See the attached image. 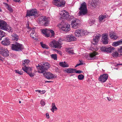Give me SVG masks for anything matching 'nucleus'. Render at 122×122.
Returning <instances> with one entry per match:
<instances>
[{
	"label": "nucleus",
	"instance_id": "f257e3e1",
	"mask_svg": "<svg viewBox=\"0 0 122 122\" xmlns=\"http://www.w3.org/2000/svg\"><path fill=\"white\" fill-rule=\"evenodd\" d=\"M80 11L79 14L80 16L85 15L87 13V9L86 3L83 2L81 4L80 7L79 8Z\"/></svg>",
	"mask_w": 122,
	"mask_h": 122
},
{
	"label": "nucleus",
	"instance_id": "f03ea898",
	"mask_svg": "<svg viewBox=\"0 0 122 122\" xmlns=\"http://www.w3.org/2000/svg\"><path fill=\"white\" fill-rule=\"evenodd\" d=\"M49 18L46 17V16H42L39 17L38 20L40 24L46 26L49 25Z\"/></svg>",
	"mask_w": 122,
	"mask_h": 122
},
{
	"label": "nucleus",
	"instance_id": "7ed1b4c3",
	"mask_svg": "<svg viewBox=\"0 0 122 122\" xmlns=\"http://www.w3.org/2000/svg\"><path fill=\"white\" fill-rule=\"evenodd\" d=\"M60 14L62 18L66 19L67 20H71L74 18V17L69 15L68 12L65 10H62Z\"/></svg>",
	"mask_w": 122,
	"mask_h": 122
},
{
	"label": "nucleus",
	"instance_id": "20e7f679",
	"mask_svg": "<svg viewBox=\"0 0 122 122\" xmlns=\"http://www.w3.org/2000/svg\"><path fill=\"white\" fill-rule=\"evenodd\" d=\"M11 49L13 51H20L23 49V45L17 42L11 45Z\"/></svg>",
	"mask_w": 122,
	"mask_h": 122
},
{
	"label": "nucleus",
	"instance_id": "39448f33",
	"mask_svg": "<svg viewBox=\"0 0 122 122\" xmlns=\"http://www.w3.org/2000/svg\"><path fill=\"white\" fill-rule=\"evenodd\" d=\"M52 3L58 7H63L65 5L66 2L64 0H53Z\"/></svg>",
	"mask_w": 122,
	"mask_h": 122
},
{
	"label": "nucleus",
	"instance_id": "423d86ee",
	"mask_svg": "<svg viewBox=\"0 0 122 122\" xmlns=\"http://www.w3.org/2000/svg\"><path fill=\"white\" fill-rule=\"evenodd\" d=\"M38 16L37 11L33 9H31L27 11V13L26 15V17L28 16L30 17L31 16H34L35 18L37 17Z\"/></svg>",
	"mask_w": 122,
	"mask_h": 122
},
{
	"label": "nucleus",
	"instance_id": "0eeeda50",
	"mask_svg": "<svg viewBox=\"0 0 122 122\" xmlns=\"http://www.w3.org/2000/svg\"><path fill=\"white\" fill-rule=\"evenodd\" d=\"M72 20H73L71 24V27L72 28L76 29L78 27L80 21L79 20L76 18H75L74 17V18Z\"/></svg>",
	"mask_w": 122,
	"mask_h": 122
},
{
	"label": "nucleus",
	"instance_id": "6e6552de",
	"mask_svg": "<svg viewBox=\"0 0 122 122\" xmlns=\"http://www.w3.org/2000/svg\"><path fill=\"white\" fill-rule=\"evenodd\" d=\"M49 45L51 47L60 48L61 47V45L60 43L58 41H53L50 42Z\"/></svg>",
	"mask_w": 122,
	"mask_h": 122
},
{
	"label": "nucleus",
	"instance_id": "1a4fd4ad",
	"mask_svg": "<svg viewBox=\"0 0 122 122\" xmlns=\"http://www.w3.org/2000/svg\"><path fill=\"white\" fill-rule=\"evenodd\" d=\"M114 48L111 46L106 47L102 46L100 48V50L104 52H111L114 50Z\"/></svg>",
	"mask_w": 122,
	"mask_h": 122
},
{
	"label": "nucleus",
	"instance_id": "9d476101",
	"mask_svg": "<svg viewBox=\"0 0 122 122\" xmlns=\"http://www.w3.org/2000/svg\"><path fill=\"white\" fill-rule=\"evenodd\" d=\"M108 77V75L106 73L103 74L101 75L98 78L99 81L102 82H105L107 79Z\"/></svg>",
	"mask_w": 122,
	"mask_h": 122
},
{
	"label": "nucleus",
	"instance_id": "9b49d317",
	"mask_svg": "<svg viewBox=\"0 0 122 122\" xmlns=\"http://www.w3.org/2000/svg\"><path fill=\"white\" fill-rule=\"evenodd\" d=\"M75 36L77 37L80 36L84 35L85 34V31L82 29H79L76 30L75 33Z\"/></svg>",
	"mask_w": 122,
	"mask_h": 122
},
{
	"label": "nucleus",
	"instance_id": "f8f14e48",
	"mask_svg": "<svg viewBox=\"0 0 122 122\" xmlns=\"http://www.w3.org/2000/svg\"><path fill=\"white\" fill-rule=\"evenodd\" d=\"M101 36V35L100 34H97L96 36L93 38V40L91 41L92 44L94 45H97Z\"/></svg>",
	"mask_w": 122,
	"mask_h": 122
},
{
	"label": "nucleus",
	"instance_id": "ddd939ff",
	"mask_svg": "<svg viewBox=\"0 0 122 122\" xmlns=\"http://www.w3.org/2000/svg\"><path fill=\"white\" fill-rule=\"evenodd\" d=\"M65 71L68 73H72L75 72L76 73L79 74H80L82 72V71L80 70L76 71V69L70 68L66 69Z\"/></svg>",
	"mask_w": 122,
	"mask_h": 122
},
{
	"label": "nucleus",
	"instance_id": "4468645a",
	"mask_svg": "<svg viewBox=\"0 0 122 122\" xmlns=\"http://www.w3.org/2000/svg\"><path fill=\"white\" fill-rule=\"evenodd\" d=\"M36 66L37 70L38 71V72L40 73H44L47 71V68H45L44 66H41L38 64Z\"/></svg>",
	"mask_w": 122,
	"mask_h": 122
},
{
	"label": "nucleus",
	"instance_id": "2eb2a0df",
	"mask_svg": "<svg viewBox=\"0 0 122 122\" xmlns=\"http://www.w3.org/2000/svg\"><path fill=\"white\" fill-rule=\"evenodd\" d=\"M0 53L4 57H7L9 55V52L6 49H0Z\"/></svg>",
	"mask_w": 122,
	"mask_h": 122
},
{
	"label": "nucleus",
	"instance_id": "dca6fc26",
	"mask_svg": "<svg viewBox=\"0 0 122 122\" xmlns=\"http://www.w3.org/2000/svg\"><path fill=\"white\" fill-rule=\"evenodd\" d=\"M108 35L107 34L102 35V39L103 43L105 45L107 44L108 42Z\"/></svg>",
	"mask_w": 122,
	"mask_h": 122
},
{
	"label": "nucleus",
	"instance_id": "f3484780",
	"mask_svg": "<svg viewBox=\"0 0 122 122\" xmlns=\"http://www.w3.org/2000/svg\"><path fill=\"white\" fill-rule=\"evenodd\" d=\"M66 41L71 42L75 41L76 40V38L73 35H67L65 37Z\"/></svg>",
	"mask_w": 122,
	"mask_h": 122
},
{
	"label": "nucleus",
	"instance_id": "a211bd4d",
	"mask_svg": "<svg viewBox=\"0 0 122 122\" xmlns=\"http://www.w3.org/2000/svg\"><path fill=\"white\" fill-rule=\"evenodd\" d=\"M44 75L46 78L48 79H50L55 78V76L50 72L45 73Z\"/></svg>",
	"mask_w": 122,
	"mask_h": 122
},
{
	"label": "nucleus",
	"instance_id": "6ab92c4d",
	"mask_svg": "<svg viewBox=\"0 0 122 122\" xmlns=\"http://www.w3.org/2000/svg\"><path fill=\"white\" fill-rule=\"evenodd\" d=\"M62 30L66 32H68L70 30V25L67 24H65L64 25L61 27Z\"/></svg>",
	"mask_w": 122,
	"mask_h": 122
},
{
	"label": "nucleus",
	"instance_id": "aec40b11",
	"mask_svg": "<svg viewBox=\"0 0 122 122\" xmlns=\"http://www.w3.org/2000/svg\"><path fill=\"white\" fill-rule=\"evenodd\" d=\"M27 27L28 29H30V31H31L30 34L31 37L34 39H35L36 33L35 32L34 29L31 28L30 27H29L28 26Z\"/></svg>",
	"mask_w": 122,
	"mask_h": 122
},
{
	"label": "nucleus",
	"instance_id": "412c9836",
	"mask_svg": "<svg viewBox=\"0 0 122 122\" xmlns=\"http://www.w3.org/2000/svg\"><path fill=\"white\" fill-rule=\"evenodd\" d=\"M97 54V52H95L90 53V59L97 60V58L96 57V56Z\"/></svg>",
	"mask_w": 122,
	"mask_h": 122
},
{
	"label": "nucleus",
	"instance_id": "4be33fe9",
	"mask_svg": "<svg viewBox=\"0 0 122 122\" xmlns=\"http://www.w3.org/2000/svg\"><path fill=\"white\" fill-rule=\"evenodd\" d=\"M1 43L5 46H8L10 43V41L8 38H6L3 41H2Z\"/></svg>",
	"mask_w": 122,
	"mask_h": 122
},
{
	"label": "nucleus",
	"instance_id": "5701e85b",
	"mask_svg": "<svg viewBox=\"0 0 122 122\" xmlns=\"http://www.w3.org/2000/svg\"><path fill=\"white\" fill-rule=\"evenodd\" d=\"M7 23L4 21L0 20V28L3 30L6 26Z\"/></svg>",
	"mask_w": 122,
	"mask_h": 122
},
{
	"label": "nucleus",
	"instance_id": "b1692460",
	"mask_svg": "<svg viewBox=\"0 0 122 122\" xmlns=\"http://www.w3.org/2000/svg\"><path fill=\"white\" fill-rule=\"evenodd\" d=\"M109 35L111 38L115 40L118 38L117 34L113 32H110Z\"/></svg>",
	"mask_w": 122,
	"mask_h": 122
},
{
	"label": "nucleus",
	"instance_id": "393cba45",
	"mask_svg": "<svg viewBox=\"0 0 122 122\" xmlns=\"http://www.w3.org/2000/svg\"><path fill=\"white\" fill-rule=\"evenodd\" d=\"M3 30H6L10 33L12 32V28L9 25H7V24L6 25V26L5 27V28L3 29Z\"/></svg>",
	"mask_w": 122,
	"mask_h": 122
},
{
	"label": "nucleus",
	"instance_id": "a878e982",
	"mask_svg": "<svg viewBox=\"0 0 122 122\" xmlns=\"http://www.w3.org/2000/svg\"><path fill=\"white\" fill-rule=\"evenodd\" d=\"M11 38L12 40L14 41H17L19 38V36L16 34H13L12 35Z\"/></svg>",
	"mask_w": 122,
	"mask_h": 122
},
{
	"label": "nucleus",
	"instance_id": "bb28decb",
	"mask_svg": "<svg viewBox=\"0 0 122 122\" xmlns=\"http://www.w3.org/2000/svg\"><path fill=\"white\" fill-rule=\"evenodd\" d=\"M42 33L46 37H48L50 36L49 33H48L47 30H43L41 31Z\"/></svg>",
	"mask_w": 122,
	"mask_h": 122
},
{
	"label": "nucleus",
	"instance_id": "cd10ccee",
	"mask_svg": "<svg viewBox=\"0 0 122 122\" xmlns=\"http://www.w3.org/2000/svg\"><path fill=\"white\" fill-rule=\"evenodd\" d=\"M59 65L63 67H68V65L66 64L65 61L64 62H59Z\"/></svg>",
	"mask_w": 122,
	"mask_h": 122
},
{
	"label": "nucleus",
	"instance_id": "c85d7f7f",
	"mask_svg": "<svg viewBox=\"0 0 122 122\" xmlns=\"http://www.w3.org/2000/svg\"><path fill=\"white\" fill-rule=\"evenodd\" d=\"M4 4L5 5V6L6 7V8L9 10V11L10 12H13V10L10 5L5 3H4Z\"/></svg>",
	"mask_w": 122,
	"mask_h": 122
},
{
	"label": "nucleus",
	"instance_id": "c756f323",
	"mask_svg": "<svg viewBox=\"0 0 122 122\" xmlns=\"http://www.w3.org/2000/svg\"><path fill=\"white\" fill-rule=\"evenodd\" d=\"M121 44H122V40L113 42V45L116 46Z\"/></svg>",
	"mask_w": 122,
	"mask_h": 122
},
{
	"label": "nucleus",
	"instance_id": "7c9ffc66",
	"mask_svg": "<svg viewBox=\"0 0 122 122\" xmlns=\"http://www.w3.org/2000/svg\"><path fill=\"white\" fill-rule=\"evenodd\" d=\"M5 34L3 31L0 30V40H2V38L5 36Z\"/></svg>",
	"mask_w": 122,
	"mask_h": 122
},
{
	"label": "nucleus",
	"instance_id": "2f4dec72",
	"mask_svg": "<svg viewBox=\"0 0 122 122\" xmlns=\"http://www.w3.org/2000/svg\"><path fill=\"white\" fill-rule=\"evenodd\" d=\"M30 61L28 59H25L22 62V65L23 66H26L28 65L30 62Z\"/></svg>",
	"mask_w": 122,
	"mask_h": 122
},
{
	"label": "nucleus",
	"instance_id": "473e14b6",
	"mask_svg": "<svg viewBox=\"0 0 122 122\" xmlns=\"http://www.w3.org/2000/svg\"><path fill=\"white\" fill-rule=\"evenodd\" d=\"M43 66H44L45 68H47V69L50 66V64L47 62H46L44 63L43 64Z\"/></svg>",
	"mask_w": 122,
	"mask_h": 122
},
{
	"label": "nucleus",
	"instance_id": "72a5a7b5",
	"mask_svg": "<svg viewBox=\"0 0 122 122\" xmlns=\"http://www.w3.org/2000/svg\"><path fill=\"white\" fill-rule=\"evenodd\" d=\"M106 18L107 16L106 15H101L99 17V20L100 21H101L103 20V19Z\"/></svg>",
	"mask_w": 122,
	"mask_h": 122
},
{
	"label": "nucleus",
	"instance_id": "f704fd0d",
	"mask_svg": "<svg viewBox=\"0 0 122 122\" xmlns=\"http://www.w3.org/2000/svg\"><path fill=\"white\" fill-rule=\"evenodd\" d=\"M51 57L55 60H57V56L56 54H52L50 55Z\"/></svg>",
	"mask_w": 122,
	"mask_h": 122
},
{
	"label": "nucleus",
	"instance_id": "c9c22d12",
	"mask_svg": "<svg viewBox=\"0 0 122 122\" xmlns=\"http://www.w3.org/2000/svg\"><path fill=\"white\" fill-rule=\"evenodd\" d=\"M84 76L82 74H80L78 76V79L80 80H83L84 78Z\"/></svg>",
	"mask_w": 122,
	"mask_h": 122
},
{
	"label": "nucleus",
	"instance_id": "e433bc0d",
	"mask_svg": "<svg viewBox=\"0 0 122 122\" xmlns=\"http://www.w3.org/2000/svg\"><path fill=\"white\" fill-rule=\"evenodd\" d=\"M22 70L27 73H28V67H26V66H24L22 67Z\"/></svg>",
	"mask_w": 122,
	"mask_h": 122
},
{
	"label": "nucleus",
	"instance_id": "4c0bfd02",
	"mask_svg": "<svg viewBox=\"0 0 122 122\" xmlns=\"http://www.w3.org/2000/svg\"><path fill=\"white\" fill-rule=\"evenodd\" d=\"M92 3L95 5H97L98 3V2H97V0H92Z\"/></svg>",
	"mask_w": 122,
	"mask_h": 122
},
{
	"label": "nucleus",
	"instance_id": "58836bf2",
	"mask_svg": "<svg viewBox=\"0 0 122 122\" xmlns=\"http://www.w3.org/2000/svg\"><path fill=\"white\" fill-rule=\"evenodd\" d=\"M57 109V108L56 107V106H54L53 107H52V108L51 109V110L53 112H54L55 111H56Z\"/></svg>",
	"mask_w": 122,
	"mask_h": 122
},
{
	"label": "nucleus",
	"instance_id": "ea45409f",
	"mask_svg": "<svg viewBox=\"0 0 122 122\" xmlns=\"http://www.w3.org/2000/svg\"><path fill=\"white\" fill-rule=\"evenodd\" d=\"M41 44V46L43 48H45L46 49H48V46L45 44H42L41 42H40Z\"/></svg>",
	"mask_w": 122,
	"mask_h": 122
},
{
	"label": "nucleus",
	"instance_id": "a19ab883",
	"mask_svg": "<svg viewBox=\"0 0 122 122\" xmlns=\"http://www.w3.org/2000/svg\"><path fill=\"white\" fill-rule=\"evenodd\" d=\"M118 53L117 52H115L113 53V56L114 57H117L118 55Z\"/></svg>",
	"mask_w": 122,
	"mask_h": 122
},
{
	"label": "nucleus",
	"instance_id": "79ce46f5",
	"mask_svg": "<svg viewBox=\"0 0 122 122\" xmlns=\"http://www.w3.org/2000/svg\"><path fill=\"white\" fill-rule=\"evenodd\" d=\"M40 103L41 105L43 106H44L46 104L45 102L43 100H42L40 102Z\"/></svg>",
	"mask_w": 122,
	"mask_h": 122
},
{
	"label": "nucleus",
	"instance_id": "37998d69",
	"mask_svg": "<svg viewBox=\"0 0 122 122\" xmlns=\"http://www.w3.org/2000/svg\"><path fill=\"white\" fill-rule=\"evenodd\" d=\"M50 32L51 33V36H54V31L52 30H49Z\"/></svg>",
	"mask_w": 122,
	"mask_h": 122
},
{
	"label": "nucleus",
	"instance_id": "c03bdc74",
	"mask_svg": "<svg viewBox=\"0 0 122 122\" xmlns=\"http://www.w3.org/2000/svg\"><path fill=\"white\" fill-rule=\"evenodd\" d=\"M68 52L69 54H71L72 55L74 54L75 53L73 52V50H70L68 51Z\"/></svg>",
	"mask_w": 122,
	"mask_h": 122
},
{
	"label": "nucleus",
	"instance_id": "a18cd8bd",
	"mask_svg": "<svg viewBox=\"0 0 122 122\" xmlns=\"http://www.w3.org/2000/svg\"><path fill=\"white\" fill-rule=\"evenodd\" d=\"M28 74L29 76L31 77H32L34 76V75L31 72H28V73H27Z\"/></svg>",
	"mask_w": 122,
	"mask_h": 122
},
{
	"label": "nucleus",
	"instance_id": "49530a36",
	"mask_svg": "<svg viewBox=\"0 0 122 122\" xmlns=\"http://www.w3.org/2000/svg\"><path fill=\"white\" fill-rule=\"evenodd\" d=\"M118 51L120 53L122 52V46H121L118 49Z\"/></svg>",
	"mask_w": 122,
	"mask_h": 122
},
{
	"label": "nucleus",
	"instance_id": "de8ad7c7",
	"mask_svg": "<svg viewBox=\"0 0 122 122\" xmlns=\"http://www.w3.org/2000/svg\"><path fill=\"white\" fill-rule=\"evenodd\" d=\"M15 71L16 73H18L19 74H20V75H21L22 74V73L21 71H19L18 70H15Z\"/></svg>",
	"mask_w": 122,
	"mask_h": 122
},
{
	"label": "nucleus",
	"instance_id": "09e8293b",
	"mask_svg": "<svg viewBox=\"0 0 122 122\" xmlns=\"http://www.w3.org/2000/svg\"><path fill=\"white\" fill-rule=\"evenodd\" d=\"M83 63H82L81 62L80 63H79V64H77L76 66H75V67H76L77 66H80V65H82L83 64Z\"/></svg>",
	"mask_w": 122,
	"mask_h": 122
},
{
	"label": "nucleus",
	"instance_id": "8fccbe9b",
	"mask_svg": "<svg viewBox=\"0 0 122 122\" xmlns=\"http://www.w3.org/2000/svg\"><path fill=\"white\" fill-rule=\"evenodd\" d=\"M57 52V53L60 55H61L62 54V52L61 51H59L58 50H56Z\"/></svg>",
	"mask_w": 122,
	"mask_h": 122
},
{
	"label": "nucleus",
	"instance_id": "3c124183",
	"mask_svg": "<svg viewBox=\"0 0 122 122\" xmlns=\"http://www.w3.org/2000/svg\"><path fill=\"white\" fill-rule=\"evenodd\" d=\"M46 117L47 118H49V116L48 113H46Z\"/></svg>",
	"mask_w": 122,
	"mask_h": 122
},
{
	"label": "nucleus",
	"instance_id": "603ef678",
	"mask_svg": "<svg viewBox=\"0 0 122 122\" xmlns=\"http://www.w3.org/2000/svg\"><path fill=\"white\" fill-rule=\"evenodd\" d=\"M107 100L108 101H110L112 100V99H111V98L110 97H107Z\"/></svg>",
	"mask_w": 122,
	"mask_h": 122
},
{
	"label": "nucleus",
	"instance_id": "864d4df0",
	"mask_svg": "<svg viewBox=\"0 0 122 122\" xmlns=\"http://www.w3.org/2000/svg\"><path fill=\"white\" fill-rule=\"evenodd\" d=\"M36 91H37L39 92V93H42V92H41V91L40 90H36Z\"/></svg>",
	"mask_w": 122,
	"mask_h": 122
},
{
	"label": "nucleus",
	"instance_id": "5fc2aeb1",
	"mask_svg": "<svg viewBox=\"0 0 122 122\" xmlns=\"http://www.w3.org/2000/svg\"><path fill=\"white\" fill-rule=\"evenodd\" d=\"M20 0H13V1L16 2H18Z\"/></svg>",
	"mask_w": 122,
	"mask_h": 122
},
{
	"label": "nucleus",
	"instance_id": "6e6d98bb",
	"mask_svg": "<svg viewBox=\"0 0 122 122\" xmlns=\"http://www.w3.org/2000/svg\"><path fill=\"white\" fill-rule=\"evenodd\" d=\"M52 107H53L54 106H56L55 103H53L52 104Z\"/></svg>",
	"mask_w": 122,
	"mask_h": 122
},
{
	"label": "nucleus",
	"instance_id": "4d7b16f0",
	"mask_svg": "<svg viewBox=\"0 0 122 122\" xmlns=\"http://www.w3.org/2000/svg\"><path fill=\"white\" fill-rule=\"evenodd\" d=\"M45 92V90H43L42 91H41V92H42V94L44 93Z\"/></svg>",
	"mask_w": 122,
	"mask_h": 122
},
{
	"label": "nucleus",
	"instance_id": "13d9d810",
	"mask_svg": "<svg viewBox=\"0 0 122 122\" xmlns=\"http://www.w3.org/2000/svg\"><path fill=\"white\" fill-rule=\"evenodd\" d=\"M120 65H122V64H118L117 65V66H119Z\"/></svg>",
	"mask_w": 122,
	"mask_h": 122
},
{
	"label": "nucleus",
	"instance_id": "bf43d9fd",
	"mask_svg": "<svg viewBox=\"0 0 122 122\" xmlns=\"http://www.w3.org/2000/svg\"><path fill=\"white\" fill-rule=\"evenodd\" d=\"M46 82H52V81H45Z\"/></svg>",
	"mask_w": 122,
	"mask_h": 122
},
{
	"label": "nucleus",
	"instance_id": "052dcab7",
	"mask_svg": "<svg viewBox=\"0 0 122 122\" xmlns=\"http://www.w3.org/2000/svg\"><path fill=\"white\" fill-rule=\"evenodd\" d=\"M19 103H21V101H19Z\"/></svg>",
	"mask_w": 122,
	"mask_h": 122
},
{
	"label": "nucleus",
	"instance_id": "680f3d73",
	"mask_svg": "<svg viewBox=\"0 0 122 122\" xmlns=\"http://www.w3.org/2000/svg\"><path fill=\"white\" fill-rule=\"evenodd\" d=\"M7 2L8 1V0H6Z\"/></svg>",
	"mask_w": 122,
	"mask_h": 122
}]
</instances>
